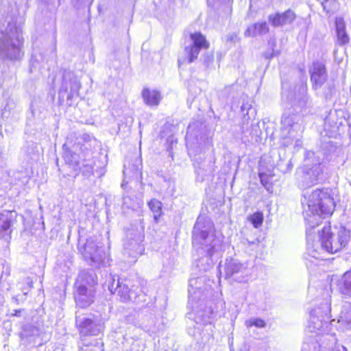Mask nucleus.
Segmentation results:
<instances>
[{"label":"nucleus","mask_w":351,"mask_h":351,"mask_svg":"<svg viewBox=\"0 0 351 351\" xmlns=\"http://www.w3.org/2000/svg\"><path fill=\"white\" fill-rule=\"evenodd\" d=\"M303 215L306 224V245L308 254L315 259L322 252L335 254L345 247L350 239V231L343 226L333 230L329 222H325L318 230V239L314 241L313 230L319 225L321 218L332 214L335 208L333 198L328 189H316L306 191L302 199Z\"/></svg>","instance_id":"1"},{"label":"nucleus","mask_w":351,"mask_h":351,"mask_svg":"<svg viewBox=\"0 0 351 351\" xmlns=\"http://www.w3.org/2000/svg\"><path fill=\"white\" fill-rule=\"evenodd\" d=\"M221 243L214 234L213 223L199 217L193 227V246L199 256L195 264L199 271L206 272L213 267V257L220 255Z\"/></svg>","instance_id":"2"},{"label":"nucleus","mask_w":351,"mask_h":351,"mask_svg":"<svg viewBox=\"0 0 351 351\" xmlns=\"http://www.w3.org/2000/svg\"><path fill=\"white\" fill-rule=\"evenodd\" d=\"M198 129L197 123H190L186 131V141L188 152L193 161L196 180L203 182L207 175L214 171V162L206 161L204 157L206 149L210 146V139L202 128Z\"/></svg>","instance_id":"3"},{"label":"nucleus","mask_w":351,"mask_h":351,"mask_svg":"<svg viewBox=\"0 0 351 351\" xmlns=\"http://www.w3.org/2000/svg\"><path fill=\"white\" fill-rule=\"evenodd\" d=\"M330 302L326 300L320 306L313 309L310 313L308 329L312 332L319 334H332V326L336 323L335 319L331 320L330 317ZM339 328L343 330H351V304L346 303L343 305L339 317L337 322Z\"/></svg>","instance_id":"4"},{"label":"nucleus","mask_w":351,"mask_h":351,"mask_svg":"<svg viewBox=\"0 0 351 351\" xmlns=\"http://www.w3.org/2000/svg\"><path fill=\"white\" fill-rule=\"evenodd\" d=\"M204 280L205 276H199L189 281V304L192 308L189 317L195 324L204 326L210 324L213 313L210 302L206 300L211 293L210 285L204 284Z\"/></svg>","instance_id":"5"},{"label":"nucleus","mask_w":351,"mask_h":351,"mask_svg":"<svg viewBox=\"0 0 351 351\" xmlns=\"http://www.w3.org/2000/svg\"><path fill=\"white\" fill-rule=\"evenodd\" d=\"M23 23L12 19L4 29L0 30V57L10 60H19L23 56Z\"/></svg>","instance_id":"6"},{"label":"nucleus","mask_w":351,"mask_h":351,"mask_svg":"<svg viewBox=\"0 0 351 351\" xmlns=\"http://www.w3.org/2000/svg\"><path fill=\"white\" fill-rule=\"evenodd\" d=\"M336 157L334 152L327 154L323 151H306L302 169V186L308 187L322 182L325 179V165L333 161Z\"/></svg>","instance_id":"7"},{"label":"nucleus","mask_w":351,"mask_h":351,"mask_svg":"<svg viewBox=\"0 0 351 351\" xmlns=\"http://www.w3.org/2000/svg\"><path fill=\"white\" fill-rule=\"evenodd\" d=\"M139 285L140 283L137 280L120 278L116 280L112 277L108 289L112 294L117 295L123 302L139 303L145 301V295Z\"/></svg>","instance_id":"8"},{"label":"nucleus","mask_w":351,"mask_h":351,"mask_svg":"<svg viewBox=\"0 0 351 351\" xmlns=\"http://www.w3.org/2000/svg\"><path fill=\"white\" fill-rule=\"evenodd\" d=\"M64 154L63 158L65 163L73 170L74 172L82 171L84 176L90 178L93 175L94 171L98 174L99 176L104 175L106 169L104 166L97 167L95 169L96 162L98 160L90 155H83L82 157L78 154L73 152L71 149L66 147V145H63Z\"/></svg>","instance_id":"9"},{"label":"nucleus","mask_w":351,"mask_h":351,"mask_svg":"<svg viewBox=\"0 0 351 351\" xmlns=\"http://www.w3.org/2000/svg\"><path fill=\"white\" fill-rule=\"evenodd\" d=\"M80 88L81 84L75 75L71 71L64 70L58 93L60 105L66 99L68 104L71 106L73 98L79 95Z\"/></svg>","instance_id":"10"},{"label":"nucleus","mask_w":351,"mask_h":351,"mask_svg":"<svg viewBox=\"0 0 351 351\" xmlns=\"http://www.w3.org/2000/svg\"><path fill=\"white\" fill-rule=\"evenodd\" d=\"M75 324L78 329L80 339L85 341L88 336H99L104 330L102 319L95 315H75Z\"/></svg>","instance_id":"11"},{"label":"nucleus","mask_w":351,"mask_h":351,"mask_svg":"<svg viewBox=\"0 0 351 351\" xmlns=\"http://www.w3.org/2000/svg\"><path fill=\"white\" fill-rule=\"evenodd\" d=\"M144 235L141 230L130 228L126 231V238L123 243V254L131 260L130 263H134L136 258L141 255L145 248L142 245Z\"/></svg>","instance_id":"12"},{"label":"nucleus","mask_w":351,"mask_h":351,"mask_svg":"<svg viewBox=\"0 0 351 351\" xmlns=\"http://www.w3.org/2000/svg\"><path fill=\"white\" fill-rule=\"evenodd\" d=\"M89 280L93 285L95 284L94 276L90 274L84 272L78 276L75 282L77 293L75 295V300L77 305L81 308H86L93 302L95 291L90 285V288L86 285V282L88 285L90 284Z\"/></svg>","instance_id":"13"},{"label":"nucleus","mask_w":351,"mask_h":351,"mask_svg":"<svg viewBox=\"0 0 351 351\" xmlns=\"http://www.w3.org/2000/svg\"><path fill=\"white\" fill-rule=\"evenodd\" d=\"M281 125L283 131L289 134V138L295 139V144L298 145L301 143L300 137L304 130L302 116L300 114L285 112L281 118Z\"/></svg>","instance_id":"14"},{"label":"nucleus","mask_w":351,"mask_h":351,"mask_svg":"<svg viewBox=\"0 0 351 351\" xmlns=\"http://www.w3.org/2000/svg\"><path fill=\"white\" fill-rule=\"evenodd\" d=\"M189 37L190 43L185 46L184 59V61L189 64L197 60L199 51L208 49L210 45L205 36L200 32L191 34Z\"/></svg>","instance_id":"15"},{"label":"nucleus","mask_w":351,"mask_h":351,"mask_svg":"<svg viewBox=\"0 0 351 351\" xmlns=\"http://www.w3.org/2000/svg\"><path fill=\"white\" fill-rule=\"evenodd\" d=\"M225 275L226 278H232L239 282H245L248 280L250 271L246 264L241 263L237 258H227L225 264Z\"/></svg>","instance_id":"16"},{"label":"nucleus","mask_w":351,"mask_h":351,"mask_svg":"<svg viewBox=\"0 0 351 351\" xmlns=\"http://www.w3.org/2000/svg\"><path fill=\"white\" fill-rule=\"evenodd\" d=\"M82 254L87 261H90L92 265L95 266L104 263L106 258V254L101 247L96 244L95 240L90 237L86 240L83 246V250H80Z\"/></svg>","instance_id":"17"},{"label":"nucleus","mask_w":351,"mask_h":351,"mask_svg":"<svg viewBox=\"0 0 351 351\" xmlns=\"http://www.w3.org/2000/svg\"><path fill=\"white\" fill-rule=\"evenodd\" d=\"M17 214L14 210L0 212V239L6 241L10 239L12 226L16 221Z\"/></svg>","instance_id":"18"},{"label":"nucleus","mask_w":351,"mask_h":351,"mask_svg":"<svg viewBox=\"0 0 351 351\" xmlns=\"http://www.w3.org/2000/svg\"><path fill=\"white\" fill-rule=\"evenodd\" d=\"M312 86H318L322 82L328 80L325 64L321 61L314 62L309 69Z\"/></svg>","instance_id":"19"},{"label":"nucleus","mask_w":351,"mask_h":351,"mask_svg":"<svg viewBox=\"0 0 351 351\" xmlns=\"http://www.w3.org/2000/svg\"><path fill=\"white\" fill-rule=\"evenodd\" d=\"M296 15L291 10H287L282 13H276L269 16V21L274 27H282L291 24L295 19Z\"/></svg>","instance_id":"20"},{"label":"nucleus","mask_w":351,"mask_h":351,"mask_svg":"<svg viewBox=\"0 0 351 351\" xmlns=\"http://www.w3.org/2000/svg\"><path fill=\"white\" fill-rule=\"evenodd\" d=\"M96 145V139L88 134H83L77 138V143L73 146L75 152H77L78 149L81 151L82 155H89L91 152V149Z\"/></svg>","instance_id":"21"},{"label":"nucleus","mask_w":351,"mask_h":351,"mask_svg":"<svg viewBox=\"0 0 351 351\" xmlns=\"http://www.w3.org/2000/svg\"><path fill=\"white\" fill-rule=\"evenodd\" d=\"M312 88L317 95L326 100H331L336 93L335 82L332 79H328L322 82L319 86H312Z\"/></svg>","instance_id":"22"},{"label":"nucleus","mask_w":351,"mask_h":351,"mask_svg":"<svg viewBox=\"0 0 351 351\" xmlns=\"http://www.w3.org/2000/svg\"><path fill=\"white\" fill-rule=\"evenodd\" d=\"M142 97L144 102L149 106H158L161 99L160 93L154 89L144 88L142 92Z\"/></svg>","instance_id":"23"},{"label":"nucleus","mask_w":351,"mask_h":351,"mask_svg":"<svg viewBox=\"0 0 351 351\" xmlns=\"http://www.w3.org/2000/svg\"><path fill=\"white\" fill-rule=\"evenodd\" d=\"M335 27L337 42L339 45H345L349 42V36L346 31V24L342 17H336Z\"/></svg>","instance_id":"24"},{"label":"nucleus","mask_w":351,"mask_h":351,"mask_svg":"<svg viewBox=\"0 0 351 351\" xmlns=\"http://www.w3.org/2000/svg\"><path fill=\"white\" fill-rule=\"evenodd\" d=\"M269 32V27L266 22L254 23L247 27L245 32V36H256L264 35Z\"/></svg>","instance_id":"25"},{"label":"nucleus","mask_w":351,"mask_h":351,"mask_svg":"<svg viewBox=\"0 0 351 351\" xmlns=\"http://www.w3.org/2000/svg\"><path fill=\"white\" fill-rule=\"evenodd\" d=\"M339 287L342 294L351 297V270L343 274L339 281Z\"/></svg>","instance_id":"26"},{"label":"nucleus","mask_w":351,"mask_h":351,"mask_svg":"<svg viewBox=\"0 0 351 351\" xmlns=\"http://www.w3.org/2000/svg\"><path fill=\"white\" fill-rule=\"evenodd\" d=\"M332 346V343L328 347H322L317 341L311 340L303 343L302 351H330Z\"/></svg>","instance_id":"27"},{"label":"nucleus","mask_w":351,"mask_h":351,"mask_svg":"<svg viewBox=\"0 0 351 351\" xmlns=\"http://www.w3.org/2000/svg\"><path fill=\"white\" fill-rule=\"evenodd\" d=\"M148 206L150 210L153 213L154 221L158 222L162 213V203L158 199H152L148 202Z\"/></svg>","instance_id":"28"},{"label":"nucleus","mask_w":351,"mask_h":351,"mask_svg":"<svg viewBox=\"0 0 351 351\" xmlns=\"http://www.w3.org/2000/svg\"><path fill=\"white\" fill-rule=\"evenodd\" d=\"M322 5L323 10L328 14L336 12L339 7L337 0H317Z\"/></svg>","instance_id":"29"},{"label":"nucleus","mask_w":351,"mask_h":351,"mask_svg":"<svg viewBox=\"0 0 351 351\" xmlns=\"http://www.w3.org/2000/svg\"><path fill=\"white\" fill-rule=\"evenodd\" d=\"M16 108L15 102L10 99L5 100L3 108L1 109V115L3 117L8 118L12 116Z\"/></svg>","instance_id":"30"},{"label":"nucleus","mask_w":351,"mask_h":351,"mask_svg":"<svg viewBox=\"0 0 351 351\" xmlns=\"http://www.w3.org/2000/svg\"><path fill=\"white\" fill-rule=\"evenodd\" d=\"M141 206V201L137 199H132L130 196L124 195L123 197V208H127L132 210H136Z\"/></svg>","instance_id":"31"},{"label":"nucleus","mask_w":351,"mask_h":351,"mask_svg":"<svg viewBox=\"0 0 351 351\" xmlns=\"http://www.w3.org/2000/svg\"><path fill=\"white\" fill-rule=\"evenodd\" d=\"M342 125V119L335 122L334 116L332 114H330L327 119H326L324 122L325 129L326 130L328 126H330V130L333 132H337L339 130V127Z\"/></svg>","instance_id":"32"},{"label":"nucleus","mask_w":351,"mask_h":351,"mask_svg":"<svg viewBox=\"0 0 351 351\" xmlns=\"http://www.w3.org/2000/svg\"><path fill=\"white\" fill-rule=\"evenodd\" d=\"M249 220L254 227L257 228L261 226L263 221V215L261 212H256L249 217Z\"/></svg>","instance_id":"33"},{"label":"nucleus","mask_w":351,"mask_h":351,"mask_svg":"<svg viewBox=\"0 0 351 351\" xmlns=\"http://www.w3.org/2000/svg\"><path fill=\"white\" fill-rule=\"evenodd\" d=\"M245 324L247 327L255 326L258 328H264L265 326V321L260 318H251L246 320Z\"/></svg>","instance_id":"34"},{"label":"nucleus","mask_w":351,"mask_h":351,"mask_svg":"<svg viewBox=\"0 0 351 351\" xmlns=\"http://www.w3.org/2000/svg\"><path fill=\"white\" fill-rule=\"evenodd\" d=\"M214 61V56L212 52H206L203 55V63L206 67H209L213 64Z\"/></svg>","instance_id":"35"},{"label":"nucleus","mask_w":351,"mask_h":351,"mask_svg":"<svg viewBox=\"0 0 351 351\" xmlns=\"http://www.w3.org/2000/svg\"><path fill=\"white\" fill-rule=\"evenodd\" d=\"M301 90H302V97L300 99V100L298 101V102H299V105L300 106V107L304 108L308 105V101H309V97L306 93V90L304 87L302 88Z\"/></svg>","instance_id":"36"},{"label":"nucleus","mask_w":351,"mask_h":351,"mask_svg":"<svg viewBox=\"0 0 351 351\" xmlns=\"http://www.w3.org/2000/svg\"><path fill=\"white\" fill-rule=\"evenodd\" d=\"M33 327L31 325H25L23 327V330L20 333V337L21 339L27 338L33 335L32 330Z\"/></svg>","instance_id":"37"},{"label":"nucleus","mask_w":351,"mask_h":351,"mask_svg":"<svg viewBox=\"0 0 351 351\" xmlns=\"http://www.w3.org/2000/svg\"><path fill=\"white\" fill-rule=\"evenodd\" d=\"M243 243L245 245H247L252 247V249H256L258 247L259 245V241L258 239H254L253 241H249L248 239H245L243 241Z\"/></svg>","instance_id":"38"},{"label":"nucleus","mask_w":351,"mask_h":351,"mask_svg":"<svg viewBox=\"0 0 351 351\" xmlns=\"http://www.w3.org/2000/svg\"><path fill=\"white\" fill-rule=\"evenodd\" d=\"M259 178H260V180H261V182L263 184V186H264L265 187H267V185L269 183V181L268 180L269 178H268L267 176L266 175V173H260Z\"/></svg>","instance_id":"39"},{"label":"nucleus","mask_w":351,"mask_h":351,"mask_svg":"<svg viewBox=\"0 0 351 351\" xmlns=\"http://www.w3.org/2000/svg\"><path fill=\"white\" fill-rule=\"evenodd\" d=\"M226 39L228 42L235 43L239 40L238 34L237 33L230 34L227 36Z\"/></svg>","instance_id":"40"},{"label":"nucleus","mask_w":351,"mask_h":351,"mask_svg":"<svg viewBox=\"0 0 351 351\" xmlns=\"http://www.w3.org/2000/svg\"><path fill=\"white\" fill-rule=\"evenodd\" d=\"M25 282L27 285V288H22V291H23L24 295H26L28 292V288L32 287L33 281L29 278H25Z\"/></svg>","instance_id":"41"},{"label":"nucleus","mask_w":351,"mask_h":351,"mask_svg":"<svg viewBox=\"0 0 351 351\" xmlns=\"http://www.w3.org/2000/svg\"><path fill=\"white\" fill-rule=\"evenodd\" d=\"M140 166H141V161L138 158H136L135 164H134L132 167V171L134 173L138 171V170L140 169Z\"/></svg>","instance_id":"42"},{"label":"nucleus","mask_w":351,"mask_h":351,"mask_svg":"<svg viewBox=\"0 0 351 351\" xmlns=\"http://www.w3.org/2000/svg\"><path fill=\"white\" fill-rule=\"evenodd\" d=\"M22 310L21 309H19V310H14V313L13 314V315H15V316H19L20 315V313H21Z\"/></svg>","instance_id":"43"},{"label":"nucleus","mask_w":351,"mask_h":351,"mask_svg":"<svg viewBox=\"0 0 351 351\" xmlns=\"http://www.w3.org/2000/svg\"><path fill=\"white\" fill-rule=\"evenodd\" d=\"M4 302V298L1 295V294H0V306H1Z\"/></svg>","instance_id":"44"},{"label":"nucleus","mask_w":351,"mask_h":351,"mask_svg":"<svg viewBox=\"0 0 351 351\" xmlns=\"http://www.w3.org/2000/svg\"><path fill=\"white\" fill-rule=\"evenodd\" d=\"M36 156V154L34 152V148H32V156H31V158H34V157Z\"/></svg>","instance_id":"45"},{"label":"nucleus","mask_w":351,"mask_h":351,"mask_svg":"<svg viewBox=\"0 0 351 351\" xmlns=\"http://www.w3.org/2000/svg\"><path fill=\"white\" fill-rule=\"evenodd\" d=\"M341 348H342L343 351H348L347 348L346 347H344V346H342Z\"/></svg>","instance_id":"46"},{"label":"nucleus","mask_w":351,"mask_h":351,"mask_svg":"<svg viewBox=\"0 0 351 351\" xmlns=\"http://www.w3.org/2000/svg\"><path fill=\"white\" fill-rule=\"evenodd\" d=\"M125 171H127V169H126V164H124V169H123V172L125 173Z\"/></svg>","instance_id":"47"},{"label":"nucleus","mask_w":351,"mask_h":351,"mask_svg":"<svg viewBox=\"0 0 351 351\" xmlns=\"http://www.w3.org/2000/svg\"><path fill=\"white\" fill-rule=\"evenodd\" d=\"M274 56V53H272L269 57L267 56V58H272Z\"/></svg>","instance_id":"48"},{"label":"nucleus","mask_w":351,"mask_h":351,"mask_svg":"<svg viewBox=\"0 0 351 351\" xmlns=\"http://www.w3.org/2000/svg\"><path fill=\"white\" fill-rule=\"evenodd\" d=\"M83 346H88V345L87 343H83Z\"/></svg>","instance_id":"49"},{"label":"nucleus","mask_w":351,"mask_h":351,"mask_svg":"<svg viewBox=\"0 0 351 351\" xmlns=\"http://www.w3.org/2000/svg\"><path fill=\"white\" fill-rule=\"evenodd\" d=\"M282 89L284 90V88H285V84H284V83H282Z\"/></svg>","instance_id":"50"},{"label":"nucleus","mask_w":351,"mask_h":351,"mask_svg":"<svg viewBox=\"0 0 351 351\" xmlns=\"http://www.w3.org/2000/svg\"><path fill=\"white\" fill-rule=\"evenodd\" d=\"M306 265L307 267H309V265H308V262H307V261L306 262Z\"/></svg>","instance_id":"51"},{"label":"nucleus","mask_w":351,"mask_h":351,"mask_svg":"<svg viewBox=\"0 0 351 351\" xmlns=\"http://www.w3.org/2000/svg\"><path fill=\"white\" fill-rule=\"evenodd\" d=\"M82 351H87L86 350H84L83 348H82Z\"/></svg>","instance_id":"52"}]
</instances>
